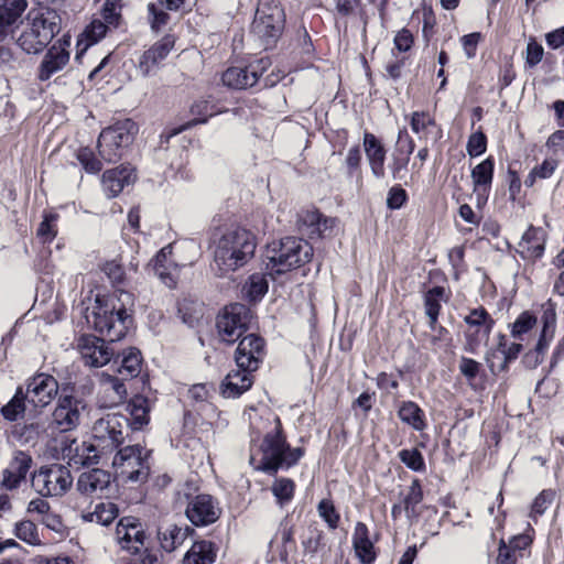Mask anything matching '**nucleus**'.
<instances>
[{"mask_svg":"<svg viewBox=\"0 0 564 564\" xmlns=\"http://www.w3.org/2000/svg\"><path fill=\"white\" fill-rule=\"evenodd\" d=\"M256 238L245 228L226 229L214 239L212 269L218 276H226L247 264L256 251Z\"/></svg>","mask_w":564,"mask_h":564,"instance_id":"1","label":"nucleus"},{"mask_svg":"<svg viewBox=\"0 0 564 564\" xmlns=\"http://www.w3.org/2000/svg\"><path fill=\"white\" fill-rule=\"evenodd\" d=\"M312 256L313 248L306 240L286 237L268 245L265 268L270 275L282 274L304 265Z\"/></svg>","mask_w":564,"mask_h":564,"instance_id":"2","label":"nucleus"},{"mask_svg":"<svg viewBox=\"0 0 564 564\" xmlns=\"http://www.w3.org/2000/svg\"><path fill=\"white\" fill-rule=\"evenodd\" d=\"M61 28L62 18L57 11L41 8L17 39V44L28 54L40 53L59 33Z\"/></svg>","mask_w":564,"mask_h":564,"instance_id":"3","label":"nucleus"},{"mask_svg":"<svg viewBox=\"0 0 564 564\" xmlns=\"http://www.w3.org/2000/svg\"><path fill=\"white\" fill-rule=\"evenodd\" d=\"M87 321L108 341L113 343L126 336L131 317L122 305L117 307L113 299H97L96 306L91 315L87 316Z\"/></svg>","mask_w":564,"mask_h":564,"instance_id":"4","label":"nucleus"},{"mask_svg":"<svg viewBox=\"0 0 564 564\" xmlns=\"http://www.w3.org/2000/svg\"><path fill=\"white\" fill-rule=\"evenodd\" d=\"M276 426L273 432L268 433L261 444L260 469L267 473H275L279 468H290L303 456L300 447L291 448L282 435L280 419L276 417Z\"/></svg>","mask_w":564,"mask_h":564,"instance_id":"5","label":"nucleus"},{"mask_svg":"<svg viewBox=\"0 0 564 564\" xmlns=\"http://www.w3.org/2000/svg\"><path fill=\"white\" fill-rule=\"evenodd\" d=\"M150 452L141 445H128L120 448L113 459L112 466L124 481L143 482L150 474Z\"/></svg>","mask_w":564,"mask_h":564,"instance_id":"6","label":"nucleus"},{"mask_svg":"<svg viewBox=\"0 0 564 564\" xmlns=\"http://www.w3.org/2000/svg\"><path fill=\"white\" fill-rule=\"evenodd\" d=\"M138 128L131 119L118 121L104 129L98 138L99 155L108 163L121 159L123 149L132 143Z\"/></svg>","mask_w":564,"mask_h":564,"instance_id":"7","label":"nucleus"},{"mask_svg":"<svg viewBox=\"0 0 564 564\" xmlns=\"http://www.w3.org/2000/svg\"><path fill=\"white\" fill-rule=\"evenodd\" d=\"M72 485L69 468L58 463L41 466L31 478L32 488L42 497H62Z\"/></svg>","mask_w":564,"mask_h":564,"instance_id":"8","label":"nucleus"},{"mask_svg":"<svg viewBox=\"0 0 564 564\" xmlns=\"http://www.w3.org/2000/svg\"><path fill=\"white\" fill-rule=\"evenodd\" d=\"M284 13L274 0H260L251 31L267 44L274 42L282 33Z\"/></svg>","mask_w":564,"mask_h":564,"instance_id":"9","label":"nucleus"},{"mask_svg":"<svg viewBox=\"0 0 564 564\" xmlns=\"http://www.w3.org/2000/svg\"><path fill=\"white\" fill-rule=\"evenodd\" d=\"M126 425V417L116 413L107 414L95 422L93 440L99 453L108 457L123 443V429Z\"/></svg>","mask_w":564,"mask_h":564,"instance_id":"10","label":"nucleus"},{"mask_svg":"<svg viewBox=\"0 0 564 564\" xmlns=\"http://www.w3.org/2000/svg\"><path fill=\"white\" fill-rule=\"evenodd\" d=\"M249 308L240 303L226 306L217 317L216 327L220 339L227 344L238 340L248 329Z\"/></svg>","mask_w":564,"mask_h":564,"instance_id":"11","label":"nucleus"},{"mask_svg":"<svg viewBox=\"0 0 564 564\" xmlns=\"http://www.w3.org/2000/svg\"><path fill=\"white\" fill-rule=\"evenodd\" d=\"M57 392V380L53 376L43 372L28 379L25 389L23 388L24 398H26V402L31 405L34 414L47 406L55 399Z\"/></svg>","mask_w":564,"mask_h":564,"instance_id":"12","label":"nucleus"},{"mask_svg":"<svg viewBox=\"0 0 564 564\" xmlns=\"http://www.w3.org/2000/svg\"><path fill=\"white\" fill-rule=\"evenodd\" d=\"M69 46L70 37L64 35L46 51L37 67L39 80L46 82L67 66L70 58Z\"/></svg>","mask_w":564,"mask_h":564,"instance_id":"13","label":"nucleus"},{"mask_svg":"<svg viewBox=\"0 0 564 564\" xmlns=\"http://www.w3.org/2000/svg\"><path fill=\"white\" fill-rule=\"evenodd\" d=\"M269 58H260L246 67H229L223 74L224 85L234 89H246L259 83L260 77L269 68Z\"/></svg>","mask_w":564,"mask_h":564,"instance_id":"14","label":"nucleus"},{"mask_svg":"<svg viewBox=\"0 0 564 564\" xmlns=\"http://www.w3.org/2000/svg\"><path fill=\"white\" fill-rule=\"evenodd\" d=\"M221 513L218 502L206 494L193 497L186 507L187 519L196 527H206L216 522Z\"/></svg>","mask_w":564,"mask_h":564,"instance_id":"15","label":"nucleus"},{"mask_svg":"<svg viewBox=\"0 0 564 564\" xmlns=\"http://www.w3.org/2000/svg\"><path fill=\"white\" fill-rule=\"evenodd\" d=\"M85 402L73 395L61 397L53 412V423L61 432L74 430L80 422Z\"/></svg>","mask_w":564,"mask_h":564,"instance_id":"16","label":"nucleus"},{"mask_svg":"<svg viewBox=\"0 0 564 564\" xmlns=\"http://www.w3.org/2000/svg\"><path fill=\"white\" fill-rule=\"evenodd\" d=\"M112 476L101 468L83 471L76 481V490L88 498H102L110 491Z\"/></svg>","mask_w":564,"mask_h":564,"instance_id":"17","label":"nucleus"},{"mask_svg":"<svg viewBox=\"0 0 564 564\" xmlns=\"http://www.w3.org/2000/svg\"><path fill=\"white\" fill-rule=\"evenodd\" d=\"M77 348L85 365L89 367H102L107 365L113 356V350L106 343V339L94 335L80 336Z\"/></svg>","mask_w":564,"mask_h":564,"instance_id":"18","label":"nucleus"},{"mask_svg":"<svg viewBox=\"0 0 564 564\" xmlns=\"http://www.w3.org/2000/svg\"><path fill=\"white\" fill-rule=\"evenodd\" d=\"M263 355V339L254 334H249L239 341L235 352V360L238 368L256 371L259 368Z\"/></svg>","mask_w":564,"mask_h":564,"instance_id":"19","label":"nucleus"},{"mask_svg":"<svg viewBox=\"0 0 564 564\" xmlns=\"http://www.w3.org/2000/svg\"><path fill=\"white\" fill-rule=\"evenodd\" d=\"M116 540L122 550L128 552L144 547L148 536L142 523L133 517H123L116 527Z\"/></svg>","mask_w":564,"mask_h":564,"instance_id":"20","label":"nucleus"},{"mask_svg":"<svg viewBox=\"0 0 564 564\" xmlns=\"http://www.w3.org/2000/svg\"><path fill=\"white\" fill-rule=\"evenodd\" d=\"M494 169L495 161L491 156H488L471 170L470 176L478 208H481L488 200L494 178Z\"/></svg>","mask_w":564,"mask_h":564,"instance_id":"21","label":"nucleus"},{"mask_svg":"<svg viewBox=\"0 0 564 564\" xmlns=\"http://www.w3.org/2000/svg\"><path fill=\"white\" fill-rule=\"evenodd\" d=\"M464 321L468 325L466 336L469 345H479L488 340L495 322L485 308L471 310Z\"/></svg>","mask_w":564,"mask_h":564,"instance_id":"22","label":"nucleus"},{"mask_svg":"<svg viewBox=\"0 0 564 564\" xmlns=\"http://www.w3.org/2000/svg\"><path fill=\"white\" fill-rule=\"evenodd\" d=\"M32 456L23 451H14L8 467L2 473V486L8 490L17 489L32 466Z\"/></svg>","mask_w":564,"mask_h":564,"instance_id":"23","label":"nucleus"},{"mask_svg":"<svg viewBox=\"0 0 564 564\" xmlns=\"http://www.w3.org/2000/svg\"><path fill=\"white\" fill-rule=\"evenodd\" d=\"M335 220L324 217L316 209H305L299 214L297 226L302 234L307 235L311 239L321 238L330 230Z\"/></svg>","mask_w":564,"mask_h":564,"instance_id":"24","label":"nucleus"},{"mask_svg":"<svg viewBox=\"0 0 564 564\" xmlns=\"http://www.w3.org/2000/svg\"><path fill=\"white\" fill-rule=\"evenodd\" d=\"M362 144L372 175L382 180L386 176L387 150L384 145L370 132H365Z\"/></svg>","mask_w":564,"mask_h":564,"instance_id":"25","label":"nucleus"},{"mask_svg":"<svg viewBox=\"0 0 564 564\" xmlns=\"http://www.w3.org/2000/svg\"><path fill=\"white\" fill-rule=\"evenodd\" d=\"M64 457L73 460L75 464L93 465L107 459L105 454L99 453L95 446V441L78 444L76 440H72L67 446L62 447Z\"/></svg>","mask_w":564,"mask_h":564,"instance_id":"26","label":"nucleus"},{"mask_svg":"<svg viewBox=\"0 0 564 564\" xmlns=\"http://www.w3.org/2000/svg\"><path fill=\"white\" fill-rule=\"evenodd\" d=\"M175 37L167 34L145 51L139 62V68L143 75H149L154 66L164 59L174 47Z\"/></svg>","mask_w":564,"mask_h":564,"instance_id":"27","label":"nucleus"},{"mask_svg":"<svg viewBox=\"0 0 564 564\" xmlns=\"http://www.w3.org/2000/svg\"><path fill=\"white\" fill-rule=\"evenodd\" d=\"M134 180L135 174L131 166H119L104 173L102 187L108 197H116L126 185L133 183Z\"/></svg>","mask_w":564,"mask_h":564,"instance_id":"28","label":"nucleus"},{"mask_svg":"<svg viewBox=\"0 0 564 564\" xmlns=\"http://www.w3.org/2000/svg\"><path fill=\"white\" fill-rule=\"evenodd\" d=\"M352 546L356 556L361 564H372L377 553L369 538L368 527L364 522H357L352 533Z\"/></svg>","mask_w":564,"mask_h":564,"instance_id":"29","label":"nucleus"},{"mask_svg":"<svg viewBox=\"0 0 564 564\" xmlns=\"http://www.w3.org/2000/svg\"><path fill=\"white\" fill-rule=\"evenodd\" d=\"M26 7V0H0V41L8 36Z\"/></svg>","mask_w":564,"mask_h":564,"instance_id":"30","label":"nucleus"},{"mask_svg":"<svg viewBox=\"0 0 564 564\" xmlns=\"http://www.w3.org/2000/svg\"><path fill=\"white\" fill-rule=\"evenodd\" d=\"M252 371L238 369L229 372L221 384L223 395L226 398H237L252 386Z\"/></svg>","mask_w":564,"mask_h":564,"instance_id":"31","label":"nucleus"},{"mask_svg":"<svg viewBox=\"0 0 564 564\" xmlns=\"http://www.w3.org/2000/svg\"><path fill=\"white\" fill-rule=\"evenodd\" d=\"M123 380L122 377L118 378L106 372L100 375V391L107 397L105 406L110 408L123 402L127 397V388Z\"/></svg>","mask_w":564,"mask_h":564,"instance_id":"32","label":"nucleus"},{"mask_svg":"<svg viewBox=\"0 0 564 564\" xmlns=\"http://www.w3.org/2000/svg\"><path fill=\"white\" fill-rule=\"evenodd\" d=\"M150 401L143 395H134L127 404L129 419L126 417L133 430H141L150 421Z\"/></svg>","mask_w":564,"mask_h":564,"instance_id":"33","label":"nucleus"},{"mask_svg":"<svg viewBox=\"0 0 564 564\" xmlns=\"http://www.w3.org/2000/svg\"><path fill=\"white\" fill-rule=\"evenodd\" d=\"M191 532L193 530L187 525L185 528L176 524L161 527L158 531L160 545L164 551L172 552L184 543Z\"/></svg>","mask_w":564,"mask_h":564,"instance_id":"34","label":"nucleus"},{"mask_svg":"<svg viewBox=\"0 0 564 564\" xmlns=\"http://www.w3.org/2000/svg\"><path fill=\"white\" fill-rule=\"evenodd\" d=\"M519 252L524 259L540 258L544 252V238L540 229L530 227L519 242Z\"/></svg>","mask_w":564,"mask_h":564,"instance_id":"35","label":"nucleus"},{"mask_svg":"<svg viewBox=\"0 0 564 564\" xmlns=\"http://www.w3.org/2000/svg\"><path fill=\"white\" fill-rule=\"evenodd\" d=\"M217 556V550L210 541H196L186 552L183 564H212Z\"/></svg>","mask_w":564,"mask_h":564,"instance_id":"36","label":"nucleus"},{"mask_svg":"<svg viewBox=\"0 0 564 564\" xmlns=\"http://www.w3.org/2000/svg\"><path fill=\"white\" fill-rule=\"evenodd\" d=\"M443 301H446L443 286H434L424 293V311L429 317V327L433 330L436 329Z\"/></svg>","mask_w":564,"mask_h":564,"instance_id":"37","label":"nucleus"},{"mask_svg":"<svg viewBox=\"0 0 564 564\" xmlns=\"http://www.w3.org/2000/svg\"><path fill=\"white\" fill-rule=\"evenodd\" d=\"M410 126L412 131L419 135L421 140H429L434 134V140L440 138L441 131L437 130L434 133V129L437 128L434 118L425 111H414L411 115Z\"/></svg>","mask_w":564,"mask_h":564,"instance_id":"38","label":"nucleus"},{"mask_svg":"<svg viewBox=\"0 0 564 564\" xmlns=\"http://www.w3.org/2000/svg\"><path fill=\"white\" fill-rule=\"evenodd\" d=\"M119 516L116 503L110 501L98 502L93 511L85 512L82 518L86 522L109 525Z\"/></svg>","mask_w":564,"mask_h":564,"instance_id":"39","label":"nucleus"},{"mask_svg":"<svg viewBox=\"0 0 564 564\" xmlns=\"http://www.w3.org/2000/svg\"><path fill=\"white\" fill-rule=\"evenodd\" d=\"M398 416L403 423L410 425L415 431H423L426 426L424 412L415 402H402Z\"/></svg>","mask_w":564,"mask_h":564,"instance_id":"40","label":"nucleus"},{"mask_svg":"<svg viewBox=\"0 0 564 564\" xmlns=\"http://www.w3.org/2000/svg\"><path fill=\"white\" fill-rule=\"evenodd\" d=\"M30 406L24 398L23 387H18L13 398L1 408V414L7 421L14 422L21 419ZM30 412H33L32 409Z\"/></svg>","mask_w":564,"mask_h":564,"instance_id":"41","label":"nucleus"},{"mask_svg":"<svg viewBox=\"0 0 564 564\" xmlns=\"http://www.w3.org/2000/svg\"><path fill=\"white\" fill-rule=\"evenodd\" d=\"M423 500V489L419 479H413L403 498L404 512L409 519L420 516L419 505Z\"/></svg>","mask_w":564,"mask_h":564,"instance_id":"42","label":"nucleus"},{"mask_svg":"<svg viewBox=\"0 0 564 564\" xmlns=\"http://www.w3.org/2000/svg\"><path fill=\"white\" fill-rule=\"evenodd\" d=\"M15 536L32 546L42 544L37 527L31 520H22L14 525Z\"/></svg>","mask_w":564,"mask_h":564,"instance_id":"43","label":"nucleus"},{"mask_svg":"<svg viewBox=\"0 0 564 564\" xmlns=\"http://www.w3.org/2000/svg\"><path fill=\"white\" fill-rule=\"evenodd\" d=\"M117 371L126 380L137 377L141 371L140 351L137 349H130L129 352L123 356L121 365Z\"/></svg>","mask_w":564,"mask_h":564,"instance_id":"44","label":"nucleus"},{"mask_svg":"<svg viewBox=\"0 0 564 564\" xmlns=\"http://www.w3.org/2000/svg\"><path fill=\"white\" fill-rule=\"evenodd\" d=\"M558 166V161L555 158H546L541 164L535 165L527 178L524 185L528 187L533 186L538 178H550Z\"/></svg>","mask_w":564,"mask_h":564,"instance_id":"45","label":"nucleus"},{"mask_svg":"<svg viewBox=\"0 0 564 564\" xmlns=\"http://www.w3.org/2000/svg\"><path fill=\"white\" fill-rule=\"evenodd\" d=\"M108 24L101 20H93L83 31L78 43L86 42V47L100 41L107 33Z\"/></svg>","mask_w":564,"mask_h":564,"instance_id":"46","label":"nucleus"},{"mask_svg":"<svg viewBox=\"0 0 564 564\" xmlns=\"http://www.w3.org/2000/svg\"><path fill=\"white\" fill-rule=\"evenodd\" d=\"M268 291V282L262 274H252L243 286V292L250 301H258Z\"/></svg>","mask_w":564,"mask_h":564,"instance_id":"47","label":"nucleus"},{"mask_svg":"<svg viewBox=\"0 0 564 564\" xmlns=\"http://www.w3.org/2000/svg\"><path fill=\"white\" fill-rule=\"evenodd\" d=\"M294 490L295 484L290 478H278L272 485V494L281 506L291 501Z\"/></svg>","mask_w":564,"mask_h":564,"instance_id":"48","label":"nucleus"},{"mask_svg":"<svg viewBox=\"0 0 564 564\" xmlns=\"http://www.w3.org/2000/svg\"><path fill=\"white\" fill-rule=\"evenodd\" d=\"M323 531H321L316 524H311L302 538L304 552L307 554H315L323 545Z\"/></svg>","mask_w":564,"mask_h":564,"instance_id":"49","label":"nucleus"},{"mask_svg":"<svg viewBox=\"0 0 564 564\" xmlns=\"http://www.w3.org/2000/svg\"><path fill=\"white\" fill-rule=\"evenodd\" d=\"M171 253H172V247L165 246L159 251V253L154 258L155 274L170 288H172L175 283L172 275L166 272V265H165L167 256H170Z\"/></svg>","mask_w":564,"mask_h":564,"instance_id":"50","label":"nucleus"},{"mask_svg":"<svg viewBox=\"0 0 564 564\" xmlns=\"http://www.w3.org/2000/svg\"><path fill=\"white\" fill-rule=\"evenodd\" d=\"M555 498V491L552 489L542 490L534 499L531 506L530 518L536 521L552 505Z\"/></svg>","mask_w":564,"mask_h":564,"instance_id":"51","label":"nucleus"},{"mask_svg":"<svg viewBox=\"0 0 564 564\" xmlns=\"http://www.w3.org/2000/svg\"><path fill=\"white\" fill-rule=\"evenodd\" d=\"M541 323H542V330H541L539 338L551 341L554 336L555 324H556V313H555L554 307L551 304H549L543 310V314L541 316Z\"/></svg>","mask_w":564,"mask_h":564,"instance_id":"52","label":"nucleus"},{"mask_svg":"<svg viewBox=\"0 0 564 564\" xmlns=\"http://www.w3.org/2000/svg\"><path fill=\"white\" fill-rule=\"evenodd\" d=\"M400 460L414 471H424L425 463L422 453L416 448L402 449L399 452Z\"/></svg>","mask_w":564,"mask_h":564,"instance_id":"53","label":"nucleus"},{"mask_svg":"<svg viewBox=\"0 0 564 564\" xmlns=\"http://www.w3.org/2000/svg\"><path fill=\"white\" fill-rule=\"evenodd\" d=\"M536 322V317L530 312L525 311L521 313L512 325V336L517 339H522V335L532 329Z\"/></svg>","mask_w":564,"mask_h":564,"instance_id":"54","label":"nucleus"},{"mask_svg":"<svg viewBox=\"0 0 564 564\" xmlns=\"http://www.w3.org/2000/svg\"><path fill=\"white\" fill-rule=\"evenodd\" d=\"M121 0H106L101 10L104 22L109 26H117L121 18Z\"/></svg>","mask_w":564,"mask_h":564,"instance_id":"55","label":"nucleus"},{"mask_svg":"<svg viewBox=\"0 0 564 564\" xmlns=\"http://www.w3.org/2000/svg\"><path fill=\"white\" fill-rule=\"evenodd\" d=\"M191 113L194 116V119L187 123L188 127L197 123H205L207 118L214 116L216 111L214 110V106L208 101L199 100L192 105Z\"/></svg>","mask_w":564,"mask_h":564,"instance_id":"56","label":"nucleus"},{"mask_svg":"<svg viewBox=\"0 0 564 564\" xmlns=\"http://www.w3.org/2000/svg\"><path fill=\"white\" fill-rule=\"evenodd\" d=\"M319 517L327 523L329 529L334 530L338 527L339 513L336 511L334 503L328 499H323L317 506Z\"/></svg>","mask_w":564,"mask_h":564,"instance_id":"57","label":"nucleus"},{"mask_svg":"<svg viewBox=\"0 0 564 564\" xmlns=\"http://www.w3.org/2000/svg\"><path fill=\"white\" fill-rule=\"evenodd\" d=\"M466 150L469 156H479L487 150V138L481 130L471 133L468 138Z\"/></svg>","mask_w":564,"mask_h":564,"instance_id":"58","label":"nucleus"},{"mask_svg":"<svg viewBox=\"0 0 564 564\" xmlns=\"http://www.w3.org/2000/svg\"><path fill=\"white\" fill-rule=\"evenodd\" d=\"M549 344L550 341L539 338L535 348L524 355V365L531 369L536 368L543 361Z\"/></svg>","mask_w":564,"mask_h":564,"instance_id":"59","label":"nucleus"},{"mask_svg":"<svg viewBox=\"0 0 564 564\" xmlns=\"http://www.w3.org/2000/svg\"><path fill=\"white\" fill-rule=\"evenodd\" d=\"M129 552L131 556L127 560L124 564H160L158 554L150 550L147 546V543L144 544V547L142 550H131Z\"/></svg>","mask_w":564,"mask_h":564,"instance_id":"60","label":"nucleus"},{"mask_svg":"<svg viewBox=\"0 0 564 564\" xmlns=\"http://www.w3.org/2000/svg\"><path fill=\"white\" fill-rule=\"evenodd\" d=\"M77 159L88 173H98L102 169L101 162L89 148H83L77 153Z\"/></svg>","mask_w":564,"mask_h":564,"instance_id":"61","label":"nucleus"},{"mask_svg":"<svg viewBox=\"0 0 564 564\" xmlns=\"http://www.w3.org/2000/svg\"><path fill=\"white\" fill-rule=\"evenodd\" d=\"M410 158L408 155L392 154V161L389 164L391 176L394 181H402L406 173Z\"/></svg>","mask_w":564,"mask_h":564,"instance_id":"62","label":"nucleus"},{"mask_svg":"<svg viewBox=\"0 0 564 564\" xmlns=\"http://www.w3.org/2000/svg\"><path fill=\"white\" fill-rule=\"evenodd\" d=\"M56 218V215H46L43 221L40 224L37 236L42 239L43 242H51L55 238L57 229L55 228L54 221Z\"/></svg>","mask_w":564,"mask_h":564,"instance_id":"63","label":"nucleus"},{"mask_svg":"<svg viewBox=\"0 0 564 564\" xmlns=\"http://www.w3.org/2000/svg\"><path fill=\"white\" fill-rule=\"evenodd\" d=\"M520 557L503 540L500 541L496 564H516Z\"/></svg>","mask_w":564,"mask_h":564,"instance_id":"64","label":"nucleus"}]
</instances>
